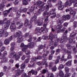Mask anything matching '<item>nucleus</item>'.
Instances as JSON below:
<instances>
[{"label": "nucleus", "mask_w": 77, "mask_h": 77, "mask_svg": "<svg viewBox=\"0 0 77 77\" xmlns=\"http://www.w3.org/2000/svg\"><path fill=\"white\" fill-rule=\"evenodd\" d=\"M25 67H26V66L25 65V64H23L21 66V69H24L25 68Z\"/></svg>", "instance_id": "f704fd0d"}, {"label": "nucleus", "mask_w": 77, "mask_h": 77, "mask_svg": "<svg viewBox=\"0 0 77 77\" xmlns=\"http://www.w3.org/2000/svg\"><path fill=\"white\" fill-rule=\"evenodd\" d=\"M49 6L50 7H51V6H52V5L50 3L49 4H48V5H47L45 4L41 6V9H39V11H44V8H45V7H46V9H49Z\"/></svg>", "instance_id": "7ed1b4c3"}, {"label": "nucleus", "mask_w": 77, "mask_h": 77, "mask_svg": "<svg viewBox=\"0 0 77 77\" xmlns=\"http://www.w3.org/2000/svg\"><path fill=\"white\" fill-rule=\"evenodd\" d=\"M58 4L59 6H60V5H62V2L60 1H58Z\"/></svg>", "instance_id": "8fccbe9b"}, {"label": "nucleus", "mask_w": 77, "mask_h": 77, "mask_svg": "<svg viewBox=\"0 0 77 77\" xmlns=\"http://www.w3.org/2000/svg\"><path fill=\"white\" fill-rule=\"evenodd\" d=\"M65 72L66 73H68V72H69V68H68V67H66L65 68Z\"/></svg>", "instance_id": "72a5a7b5"}, {"label": "nucleus", "mask_w": 77, "mask_h": 77, "mask_svg": "<svg viewBox=\"0 0 77 77\" xmlns=\"http://www.w3.org/2000/svg\"><path fill=\"white\" fill-rule=\"evenodd\" d=\"M62 23H63V20L62 19H59L57 20L58 26L56 27L57 29H56V30L57 33L60 32L62 30L61 29L62 28V25L61 24Z\"/></svg>", "instance_id": "f257e3e1"}, {"label": "nucleus", "mask_w": 77, "mask_h": 77, "mask_svg": "<svg viewBox=\"0 0 77 77\" xmlns=\"http://www.w3.org/2000/svg\"><path fill=\"white\" fill-rule=\"evenodd\" d=\"M10 23L11 22L9 21H8L6 23H5L3 26V29L4 30H6L8 29L9 25H10Z\"/></svg>", "instance_id": "20e7f679"}, {"label": "nucleus", "mask_w": 77, "mask_h": 77, "mask_svg": "<svg viewBox=\"0 0 77 77\" xmlns=\"http://www.w3.org/2000/svg\"><path fill=\"white\" fill-rule=\"evenodd\" d=\"M21 34V32L20 31H18L16 33V36H19Z\"/></svg>", "instance_id": "2f4dec72"}, {"label": "nucleus", "mask_w": 77, "mask_h": 77, "mask_svg": "<svg viewBox=\"0 0 77 77\" xmlns=\"http://www.w3.org/2000/svg\"><path fill=\"white\" fill-rule=\"evenodd\" d=\"M64 52H66L67 53H68V59H70V58H71V52L69 51H66V50L65 49L64 50Z\"/></svg>", "instance_id": "a211bd4d"}, {"label": "nucleus", "mask_w": 77, "mask_h": 77, "mask_svg": "<svg viewBox=\"0 0 77 77\" xmlns=\"http://www.w3.org/2000/svg\"><path fill=\"white\" fill-rule=\"evenodd\" d=\"M66 47H67L68 49H71V46L70 45L67 44L66 45Z\"/></svg>", "instance_id": "37998d69"}, {"label": "nucleus", "mask_w": 77, "mask_h": 77, "mask_svg": "<svg viewBox=\"0 0 77 77\" xmlns=\"http://www.w3.org/2000/svg\"><path fill=\"white\" fill-rule=\"evenodd\" d=\"M47 60V58H45V59H44V60L42 62V65H44L46 63V60Z\"/></svg>", "instance_id": "cd10ccee"}, {"label": "nucleus", "mask_w": 77, "mask_h": 77, "mask_svg": "<svg viewBox=\"0 0 77 77\" xmlns=\"http://www.w3.org/2000/svg\"><path fill=\"white\" fill-rule=\"evenodd\" d=\"M17 55V54H16V53L14 52H13L11 53L9 55V57L10 58H14L15 56Z\"/></svg>", "instance_id": "f8f14e48"}, {"label": "nucleus", "mask_w": 77, "mask_h": 77, "mask_svg": "<svg viewBox=\"0 0 77 77\" xmlns=\"http://www.w3.org/2000/svg\"><path fill=\"white\" fill-rule=\"evenodd\" d=\"M5 49V47H3L1 49V51L3 52L4 51V50Z\"/></svg>", "instance_id": "4d7b16f0"}, {"label": "nucleus", "mask_w": 77, "mask_h": 77, "mask_svg": "<svg viewBox=\"0 0 77 77\" xmlns=\"http://www.w3.org/2000/svg\"><path fill=\"white\" fill-rule=\"evenodd\" d=\"M48 15V14H47V12H45L44 13L43 16L44 17H48V16H47Z\"/></svg>", "instance_id": "c9c22d12"}, {"label": "nucleus", "mask_w": 77, "mask_h": 77, "mask_svg": "<svg viewBox=\"0 0 77 77\" xmlns=\"http://www.w3.org/2000/svg\"><path fill=\"white\" fill-rule=\"evenodd\" d=\"M25 59H26V56L24 55H23L21 57L22 60H24Z\"/></svg>", "instance_id": "de8ad7c7"}, {"label": "nucleus", "mask_w": 77, "mask_h": 77, "mask_svg": "<svg viewBox=\"0 0 77 77\" xmlns=\"http://www.w3.org/2000/svg\"><path fill=\"white\" fill-rule=\"evenodd\" d=\"M69 0L70 2L69 3L71 4V5H72V3H75V2H76V0Z\"/></svg>", "instance_id": "473e14b6"}, {"label": "nucleus", "mask_w": 77, "mask_h": 77, "mask_svg": "<svg viewBox=\"0 0 77 77\" xmlns=\"http://www.w3.org/2000/svg\"><path fill=\"white\" fill-rule=\"evenodd\" d=\"M41 14V11H39V12L38 11L35 13V14L34 17H32V19L33 20H34V21H36V18H37V17L36 16V15H39V14Z\"/></svg>", "instance_id": "6e6552de"}, {"label": "nucleus", "mask_w": 77, "mask_h": 77, "mask_svg": "<svg viewBox=\"0 0 77 77\" xmlns=\"http://www.w3.org/2000/svg\"><path fill=\"white\" fill-rule=\"evenodd\" d=\"M3 60L4 62H6L8 61V59H7L6 57H4L3 58Z\"/></svg>", "instance_id": "6e6d98bb"}, {"label": "nucleus", "mask_w": 77, "mask_h": 77, "mask_svg": "<svg viewBox=\"0 0 77 77\" xmlns=\"http://www.w3.org/2000/svg\"><path fill=\"white\" fill-rule=\"evenodd\" d=\"M56 69H57V68L55 66L52 69V71H56Z\"/></svg>", "instance_id": "49530a36"}, {"label": "nucleus", "mask_w": 77, "mask_h": 77, "mask_svg": "<svg viewBox=\"0 0 77 77\" xmlns=\"http://www.w3.org/2000/svg\"><path fill=\"white\" fill-rule=\"evenodd\" d=\"M21 47H24L22 49L23 51H25V50H26V49L27 48V45H24V44L22 43L20 45Z\"/></svg>", "instance_id": "9b49d317"}, {"label": "nucleus", "mask_w": 77, "mask_h": 77, "mask_svg": "<svg viewBox=\"0 0 77 77\" xmlns=\"http://www.w3.org/2000/svg\"><path fill=\"white\" fill-rule=\"evenodd\" d=\"M5 33V32L4 30H1L0 31V35H3L4 33Z\"/></svg>", "instance_id": "603ef678"}, {"label": "nucleus", "mask_w": 77, "mask_h": 77, "mask_svg": "<svg viewBox=\"0 0 77 77\" xmlns=\"http://www.w3.org/2000/svg\"><path fill=\"white\" fill-rule=\"evenodd\" d=\"M77 33L75 32H72L70 35L69 38H73L76 35Z\"/></svg>", "instance_id": "412c9836"}, {"label": "nucleus", "mask_w": 77, "mask_h": 77, "mask_svg": "<svg viewBox=\"0 0 77 77\" xmlns=\"http://www.w3.org/2000/svg\"><path fill=\"white\" fill-rule=\"evenodd\" d=\"M59 75L60 77H63L64 75V73L63 72V71L62 70H60L59 73Z\"/></svg>", "instance_id": "6ab92c4d"}, {"label": "nucleus", "mask_w": 77, "mask_h": 77, "mask_svg": "<svg viewBox=\"0 0 77 77\" xmlns=\"http://www.w3.org/2000/svg\"><path fill=\"white\" fill-rule=\"evenodd\" d=\"M15 66L16 67V68H18L19 67H20V65H19V64L18 63H17L15 65Z\"/></svg>", "instance_id": "13d9d810"}, {"label": "nucleus", "mask_w": 77, "mask_h": 77, "mask_svg": "<svg viewBox=\"0 0 77 77\" xmlns=\"http://www.w3.org/2000/svg\"><path fill=\"white\" fill-rule=\"evenodd\" d=\"M67 39V37L66 36L63 35L61 37V39L60 40L61 42H63L64 41H65Z\"/></svg>", "instance_id": "f3484780"}, {"label": "nucleus", "mask_w": 77, "mask_h": 77, "mask_svg": "<svg viewBox=\"0 0 77 77\" xmlns=\"http://www.w3.org/2000/svg\"><path fill=\"white\" fill-rule=\"evenodd\" d=\"M55 11H56V10L54 9V10H52L49 13V14L53 15L51 16L52 18H54L56 16V14H54Z\"/></svg>", "instance_id": "9d476101"}, {"label": "nucleus", "mask_w": 77, "mask_h": 77, "mask_svg": "<svg viewBox=\"0 0 77 77\" xmlns=\"http://www.w3.org/2000/svg\"><path fill=\"white\" fill-rule=\"evenodd\" d=\"M70 3V2L69 1V0H67V1H66L65 3V5H64L65 7H66L68 6V5H69V6L71 5V4Z\"/></svg>", "instance_id": "aec40b11"}, {"label": "nucleus", "mask_w": 77, "mask_h": 77, "mask_svg": "<svg viewBox=\"0 0 77 77\" xmlns=\"http://www.w3.org/2000/svg\"><path fill=\"white\" fill-rule=\"evenodd\" d=\"M49 68L50 69H51L53 68V66H52V63H49Z\"/></svg>", "instance_id": "4c0bfd02"}, {"label": "nucleus", "mask_w": 77, "mask_h": 77, "mask_svg": "<svg viewBox=\"0 0 77 77\" xmlns=\"http://www.w3.org/2000/svg\"><path fill=\"white\" fill-rule=\"evenodd\" d=\"M66 64L68 66H70L71 65V61H69Z\"/></svg>", "instance_id": "c756f323"}, {"label": "nucleus", "mask_w": 77, "mask_h": 77, "mask_svg": "<svg viewBox=\"0 0 77 77\" xmlns=\"http://www.w3.org/2000/svg\"><path fill=\"white\" fill-rule=\"evenodd\" d=\"M5 7V5H4L3 4H1L0 5V7L2 9V8H3V7Z\"/></svg>", "instance_id": "052dcab7"}, {"label": "nucleus", "mask_w": 77, "mask_h": 77, "mask_svg": "<svg viewBox=\"0 0 77 77\" xmlns=\"http://www.w3.org/2000/svg\"><path fill=\"white\" fill-rule=\"evenodd\" d=\"M66 18H67L68 20H69L70 19V16L69 15H67L66 16Z\"/></svg>", "instance_id": "bf43d9fd"}, {"label": "nucleus", "mask_w": 77, "mask_h": 77, "mask_svg": "<svg viewBox=\"0 0 77 77\" xmlns=\"http://www.w3.org/2000/svg\"><path fill=\"white\" fill-rule=\"evenodd\" d=\"M35 32L37 34H38V33H41V28L39 27L35 29Z\"/></svg>", "instance_id": "dca6fc26"}, {"label": "nucleus", "mask_w": 77, "mask_h": 77, "mask_svg": "<svg viewBox=\"0 0 77 77\" xmlns=\"http://www.w3.org/2000/svg\"><path fill=\"white\" fill-rule=\"evenodd\" d=\"M24 51H25V53L26 54H29L30 53V52L27 51V48L26 49V50Z\"/></svg>", "instance_id": "a18cd8bd"}, {"label": "nucleus", "mask_w": 77, "mask_h": 77, "mask_svg": "<svg viewBox=\"0 0 77 77\" xmlns=\"http://www.w3.org/2000/svg\"><path fill=\"white\" fill-rule=\"evenodd\" d=\"M20 57L18 55H16L15 57V59L16 60H18V59H20Z\"/></svg>", "instance_id": "79ce46f5"}, {"label": "nucleus", "mask_w": 77, "mask_h": 77, "mask_svg": "<svg viewBox=\"0 0 77 77\" xmlns=\"http://www.w3.org/2000/svg\"><path fill=\"white\" fill-rule=\"evenodd\" d=\"M53 58V55L51 54L49 57V60H51Z\"/></svg>", "instance_id": "c03bdc74"}, {"label": "nucleus", "mask_w": 77, "mask_h": 77, "mask_svg": "<svg viewBox=\"0 0 77 77\" xmlns=\"http://www.w3.org/2000/svg\"><path fill=\"white\" fill-rule=\"evenodd\" d=\"M68 23H65L64 24L63 26H65V27H66V26H68Z\"/></svg>", "instance_id": "69168bd1"}, {"label": "nucleus", "mask_w": 77, "mask_h": 77, "mask_svg": "<svg viewBox=\"0 0 77 77\" xmlns=\"http://www.w3.org/2000/svg\"><path fill=\"white\" fill-rule=\"evenodd\" d=\"M59 52H60V49H57L56 51V54H57V53H59Z\"/></svg>", "instance_id": "774afa93"}, {"label": "nucleus", "mask_w": 77, "mask_h": 77, "mask_svg": "<svg viewBox=\"0 0 77 77\" xmlns=\"http://www.w3.org/2000/svg\"><path fill=\"white\" fill-rule=\"evenodd\" d=\"M22 35H20L17 37V42H21L23 41V38Z\"/></svg>", "instance_id": "2eb2a0df"}, {"label": "nucleus", "mask_w": 77, "mask_h": 77, "mask_svg": "<svg viewBox=\"0 0 77 77\" xmlns=\"http://www.w3.org/2000/svg\"><path fill=\"white\" fill-rule=\"evenodd\" d=\"M28 26L29 29H31V28L32 27V24H29L28 25Z\"/></svg>", "instance_id": "5fc2aeb1"}, {"label": "nucleus", "mask_w": 77, "mask_h": 77, "mask_svg": "<svg viewBox=\"0 0 77 77\" xmlns=\"http://www.w3.org/2000/svg\"><path fill=\"white\" fill-rule=\"evenodd\" d=\"M27 77V74L25 73H24L22 76V77Z\"/></svg>", "instance_id": "09e8293b"}, {"label": "nucleus", "mask_w": 77, "mask_h": 77, "mask_svg": "<svg viewBox=\"0 0 77 77\" xmlns=\"http://www.w3.org/2000/svg\"><path fill=\"white\" fill-rule=\"evenodd\" d=\"M8 35H9L8 32H4V34H3V35H2V36H4V37H7V36H8Z\"/></svg>", "instance_id": "c85d7f7f"}, {"label": "nucleus", "mask_w": 77, "mask_h": 77, "mask_svg": "<svg viewBox=\"0 0 77 77\" xmlns=\"http://www.w3.org/2000/svg\"><path fill=\"white\" fill-rule=\"evenodd\" d=\"M64 68V65L63 64L60 65L59 67L58 68L59 69H63Z\"/></svg>", "instance_id": "7c9ffc66"}, {"label": "nucleus", "mask_w": 77, "mask_h": 77, "mask_svg": "<svg viewBox=\"0 0 77 77\" xmlns=\"http://www.w3.org/2000/svg\"><path fill=\"white\" fill-rule=\"evenodd\" d=\"M24 70H20V69H17V72L16 73V75L17 76H19L20 75H21L22 72H24Z\"/></svg>", "instance_id": "39448f33"}, {"label": "nucleus", "mask_w": 77, "mask_h": 77, "mask_svg": "<svg viewBox=\"0 0 77 77\" xmlns=\"http://www.w3.org/2000/svg\"><path fill=\"white\" fill-rule=\"evenodd\" d=\"M29 24V20H26L25 21V26H28V25Z\"/></svg>", "instance_id": "a878e982"}, {"label": "nucleus", "mask_w": 77, "mask_h": 77, "mask_svg": "<svg viewBox=\"0 0 77 77\" xmlns=\"http://www.w3.org/2000/svg\"><path fill=\"white\" fill-rule=\"evenodd\" d=\"M37 23L38 26H42L43 25V23L40 21V20H38V21L37 22Z\"/></svg>", "instance_id": "393cba45"}, {"label": "nucleus", "mask_w": 77, "mask_h": 77, "mask_svg": "<svg viewBox=\"0 0 77 77\" xmlns=\"http://www.w3.org/2000/svg\"><path fill=\"white\" fill-rule=\"evenodd\" d=\"M18 56H19L20 57L22 55H23V52L22 51H20L18 53Z\"/></svg>", "instance_id": "e433bc0d"}, {"label": "nucleus", "mask_w": 77, "mask_h": 77, "mask_svg": "<svg viewBox=\"0 0 77 77\" xmlns=\"http://www.w3.org/2000/svg\"><path fill=\"white\" fill-rule=\"evenodd\" d=\"M15 45V43L14 42H13L11 43V47H14Z\"/></svg>", "instance_id": "e2e57ef3"}, {"label": "nucleus", "mask_w": 77, "mask_h": 77, "mask_svg": "<svg viewBox=\"0 0 77 77\" xmlns=\"http://www.w3.org/2000/svg\"><path fill=\"white\" fill-rule=\"evenodd\" d=\"M69 42L70 43H72V42H73V40H72V38H70L69 39Z\"/></svg>", "instance_id": "864d4df0"}, {"label": "nucleus", "mask_w": 77, "mask_h": 77, "mask_svg": "<svg viewBox=\"0 0 77 77\" xmlns=\"http://www.w3.org/2000/svg\"><path fill=\"white\" fill-rule=\"evenodd\" d=\"M34 47V43L33 42H31L29 43L27 45V48H33Z\"/></svg>", "instance_id": "4468645a"}, {"label": "nucleus", "mask_w": 77, "mask_h": 77, "mask_svg": "<svg viewBox=\"0 0 77 77\" xmlns=\"http://www.w3.org/2000/svg\"><path fill=\"white\" fill-rule=\"evenodd\" d=\"M64 8V6L63 5H59V7H58V9H60V10H62L63 8Z\"/></svg>", "instance_id": "bb28decb"}, {"label": "nucleus", "mask_w": 77, "mask_h": 77, "mask_svg": "<svg viewBox=\"0 0 77 77\" xmlns=\"http://www.w3.org/2000/svg\"><path fill=\"white\" fill-rule=\"evenodd\" d=\"M73 9L74 8H69L68 9H67L66 10V12H67L68 11V12H70V14L71 15H72L73 17H72V20H74L75 19V11H73Z\"/></svg>", "instance_id": "f03ea898"}, {"label": "nucleus", "mask_w": 77, "mask_h": 77, "mask_svg": "<svg viewBox=\"0 0 77 77\" xmlns=\"http://www.w3.org/2000/svg\"><path fill=\"white\" fill-rule=\"evenodd\" d=\"M31 73H32V74H37L38 72L36 71H35L33 70H32L31 71L29 72L28 74L29 75H31Z\"/></svg>", "instance_id": "ddd939ff"}, {"label": "nucleus", "mask_w": 77, "mask_h": 77, "mask_svg": "<svg viewBox=\"0 0 77 77\" xmlns=\"http://www.w3.org/2000/svg\"><path fill=\"white\" fill-rule=\"evenodd\" d=\"M56 28H52L51 29V30L52 31V32H56Z\"/></svg>", "instance_id": "3c124183"}, {"label": "nucleus", "mask_w": 77, "mask_h": 77, "mask_svg": "<svg viewBox=\"0 0 77 77\" xmlns=\"http://www.w3.org/2000/svg\"><path fill=\"white\" fill-rule=\"evenodd\" d=\"M23 23H20V26L19 27H17V28L18 29H20V28H21V27H23Z\"/></svg>", "instance_id": "58836bf2"}, {"label": "nucleus", "mask_w": 77, "mask_h": 77, "mask_svg": "<svg viewBox=\"0 0 77 77\" xmlns=\"http://www.w3.org/2000/svg\"><path fill=\"white\" fill-rule=\"evenodd\" d=\"M9 40L6 39L4 41V43L5 45H8L9 44Z\"/></svg>", "instance_id": "5701e85b"}, {"label": "nucleus", "mask_w": 77, "mask_h": 77, "mask_svg": "<svg viewBox=\"0 0 77 77\" xmlns=\"http://www.w3.org/2000/svg\"><path fill=\"white\" fill-rule=\"evenodd\" d=\"M23 3L24 5H27V3H28L27 1L25 0L23 1Z\"/></svg>", "instance_id": "a19ab883"}, {"label": "nucleus", "mask_w": 77, "mask_h": 77, "mask_svg": "<svg viewBox=\"0 0 77 77\" xmlns=\"http://www.w3.org/2000/svg\"><path fill=\"white\" fill-rule=\"evenodd\" d=\"M76 24H77L76 22H74V25L73 26V27H74V28H75V27H77V25H76Z\"/></svg>", "instance_id": "680f3d73"}, {"label": "nucleus", "mask_w": 77, "mask_h": 77, "mask_svg": "<svg viewBox=\"0 0 77 77\" xmlns=\"http://www.w3.org/2000/svg\"><path fill=\"white\" fill-rule=\"evenodd\" d=\"M71 75V73H69L68 74H66L65 75V77H68Z\"/></svg>", "instance_id": "ea45409f"}, {"label": "nucleus", "mask_w": 77, "mask_h": 77, "mask_svg": "<svg viewBox=\"0 0 77 77\" xmlns=\"http://www.w3.org/2000/svg\"><path fill=\"white\" fill-rule=\"evenodd\" d=\"M46 26H47V22H44V23L43 24V26L44 27V28L43 29H42V31L44 33H45L46 32H47V30H48V29H47V28H45V27H46Z\"/></svg>", "instance_id": "423d86ee"}, {"label": "nucleus", "mask_w": 77, "mask_h": 77, "mask_svg": "<svg viewBox=\"0 0 77 77\" xmlns=\"http://www.w3.org/2000/svg\"><path fill=\"white\" fill-rule=\"evenodd\" d=\"M15 23L14 22H12L11 23V25L10 26V28L11 29H13V30H14V29H15L16 28V25L15 24Z\"/></svg>", "instance_id": "0eeeda50"}, {"label": "nucleus", "mask_w": 77, "mask_h": 77, "mask_svg": "<svg viewBox=\"0 0 77 77\" xmlns=\"http://www.w3.org/2000/svg\"><path fill=\"white\" fill-rule=\"evenodd\" d=\"M28 36H29V33H26L24 35V37H25V38H27Z\"/></svg>", "instance_id": "338daca9"}, {"label": "nucleus", "mask_w": 77, "mask_h": 77, "mask_svg": "<svg viewBox=\"0 0 77 77\" xmlns=\"http://www.w3.org/2000/svg\"><path fill=\"white\" fill-rule=\"evenodd\" d=\"M12 9V8H10L8 10L5 11L4 12V16L5 17H7L8 15V14L9 13V12H10V11H11Z\"/></svg>", "instance_id": "1a4fd4ad"}, {"label": "nucleus", "mask_w": 77, "mask_h": 77, "mask_svg": "<svg viewBox=\"0 0 77 77\" xmlns=\"http://www.w3.org/2000/svg\"><path fill=\"white\" fill-rule=\"evenodd\" d=\"M53 37H54L52 33H50L49 35L50 40L51 41L53 39Z\"/></svg>", "instance_id": "4be33fe9"}, {"label": "nucleus", "mask_w": 77, "mask_h": 77, "mask_svg": "<svg viewBox=\"0 0 77 77\" xmlns=\"http://www.w3.org/2000/svg\"><path fill=\"white\" fill-rule=\"evenodd\" d=\"M8 18H5L3 20V22L4 24H6L8 23Z\"/></svg>", "instance_id": "b1692460"}, {"label": "nucleus", "mask_w": 77, "mask_h": 77, "mask_svg": "<svg viewBox=\"0 0 77 77\" xmlns=\"http://www.w3.org/2000/svg\"><path fill=\"white\" fill-rule=\"evenodd\" d=\"M37 59H42V57L40 56H38L37 57Z\"/></svg>", "instance_id": "0e129e2a"}]
</instances>
